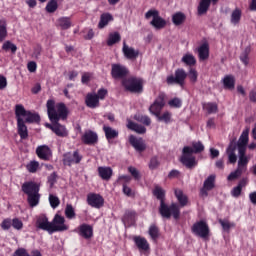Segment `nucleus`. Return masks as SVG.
Wrapping results in <instances>:
<instances>
[{
    "instance_id": "f257e3e1",
    "label": "nucleus",
    "mask_w": 256,
    "mask_h": 256,
    "mask_svg": "<svg viewBox=\"0 0 256 256\" xmlns=\"http://www.w3.org/2000/svg\"><path fill=\"white\" fill-rule=\"evenodd\" d=\"M47 113L49 120L52 124L48 127L55 133L57 137H69V131L65 125L59 123V121L67 120L69 116V110L65 103L60 102L55 105V100L49 99L46 103Z\"/></svg>"
},
{
    "instance_id": "f03ea898",
    "label": "nucleus",
    "mask_w": 256,
    "mask_h": 256,
    "mask_svg": "<svg viewBox=\"0 0 256 256\" xmlns=\"http://www.w3.org/2000/svg\"><path fill=\"white\" fill-rule=\"evenodd\" d=\"M153 194L158 200H160L159 213L162 218H173L179 220L181 216V208L177 202H171L167 204L166 202V191L162 186H155L153 189Z\"/></svg>"
},
{
    "instance_id": "7ed1b4c3",
    "label": "nucleus",
    "mask_w": 256,
    "mask_h": 256,
    "mask_svg": "<svg viewBox=\"0 0 256 256\" xmlns=\"http://www.w3.org/2000/svg\"><path fill=\"white\" fill-rule=\"evenodd\" d=\"M111 77L115 81H121V87L125 91H129V78H127V75H129V69L120 63H114L111 64Z\"/></svg>"
},
{
    "instance_id": "20e7f679",
    "label": "nucleus",
    "mask_w": 256,
    "mask_h": 256,
    "mask_svg": "<svg viewBox=\"0 0 256 256\" xmlns=\"http://www.w3.org/2000/svg\"><path fill=\"white\" fill-rule=\"evenodd\" d=\"M191 232L196 237H201V239H209L210 237V226L206 220H197L191 226Z\"/></svg>"
},
{
    "instance_id": "39448f33",
    "label": "nucleus",
    "mask_w": 256,
    "mask_h": 256,
    "mask_svg": "<svg viewBox=\"0 0 256 256\" xmlns=\"http://www.w3.org/2000/svg\"><path fill=\"white\" fill-rule=\"evenodd\" d=\"M180 162L186 166V168H194V166L197 165L196 156H193V146L183 147Z\"/></svg>"
},
{
    "instance_id": "423d86ee",
    "label": "nucleus",
    "mask_w": 256,
    "mask_h": 256,
    "mask_svg": "<svg viewBox=\"0 0 256 256\" xmlns=\"http://www.w3.org/2000/svg\"><path fill=\"white\" fill-rule=\"evenodd\" d=\"M145 18L149 20L152 18L150 24L154 26L156 30H162L167 26V22L162 16H160L159 10H148L145 14Z\"/></svg>"
},
{
    "instance_id": "0eeeda50",
    "label": "nucleus",
    "mask_w": 256,
    "mask_h": 256,
    "mask_svg": "<svg viewBox=\"0 0 256 256\" xmlns=\"http://www.w3.org/2000/svg\"><path fill=\"white\" fill-rule=\"evenodd\" d=\"M165 98L166 94L164 92H160L149 108L151 114H154L159 121H161V112L166 104Z\"/></svg>"
},
{
    "instance_id": "6e6552de",
    "label": "nucleus",
    "mask_w": 256,
    "mask_h": 256,
    "mask_svg": "<svg viewBox=\"0 0 256 256\" xmlns=\"http://www.w3.org/2000/svg\"><path fill=\"white\" fill-rule=\"evenodd\" d=\"M187 76L188 74L184 68H177L174 74L167 76L166 83L168 85L179 84V86H184Z\"/></svg>"
},
{
    "instance_id": "1a4fd4ad",
    "label": "nucleus",
    "mask_w": 256,
    "mask_h": 256,
    "mask_svg": "<svg viewBox=\"0 0 256 256\" xmlns=\"http://www.w3.org/2000/svg\"><path fill=\"white\" fill-rule=\"evenodd\" d=\"M145 80L138 76H130V93L140 95L144 92Z\"/></svg>"
},
{
    "instance_id": "9d476101",
    "label": "nucleus",
    "mask_w": 256,
    "mask_h": 256,
    "mask_svg": "<svg viewBox=\"0 0 256 256\" xmlns=\"http://www.w3.org/2000/svg\"><path fill=\"white\" fill-rule=\"evenodd\" d=\"M81 161H83V155L79 150L67 152L63 155V163L64 165H67V167H71V165H79Z\"/></svg>"
},
{
    "instance_id": "9b49d317",
    "label": "nucleus",
    "mask_w": 256,
    "mask_h": 256,
    "mask_svg": "<svg viewBox=\"0 0 256 256\" xmlns=\"http://www.w3.org/2000/svg\"><path fill=\"white\" fill-rule=\"evenodd\" d=\"M74 231L79 235V237L86 239V241L93 239V227L90 224H80Z\"/></svg>"
},
{
    "instance_id": "f8f14e48",
    "label": "nucleus",
    "mask_w": 256,
    "mask_h": 256,
    "mask_svg": "<svg viewBox=\"0 0 256 256\" xmlns=\"http://www.w3.org/2000/svg\"><path fill=\"white\" fill-rule=\"evenodd\" d=\"M87 204L94 209H101L105 205V199L101 194L89 193L87 195Z\"/></svg>"
},
{
    "instance_id": "ddd939ff",
    "label": "nucleus",
    "mask_w": 256,
    "mask_h": 256,
    "mask_svg": "<svg viewBox=\"0 0 256 256\" xmlns=\"http://www.w3.org/2000/svg\"><path fill=\"white\" fill-rule=\"evenodd\" d=\"M52 231L53 233L61 232V231H68L69 226L65 224V217L56 214L52 220Z\"/></svg>"
},
{
    "instance_id": "4468645a",
    "label": "nucleus",
    "mask_w": 256,
    "mask_h": 256,
    "mask_svg": "<svg viewBox=\"0 0 256 256\" xmlns=\"http://www.w3.org/2000/svg\"><path fill=\"white\" fill-rule=\"evenodd\" d=\"M133 241L140 253H150L151 246L145 236H134Z\"/></svg>"
},
{
    "instance_id": "2eb2a0df",
    "label": "nucleus",
    "mask_w": 256,
    "mask_h": 256,
    "mask_svg": "<svg viewBox=\"0 0 256 256\" xmlns=\"http://www.w3.org/2000/svg\"><path fill=\"white\" fill-rule=\"evenodd\" d=\"M37 229L42 231H48V233H53V223L49 222V218L45 214H41L36 220Z\"/></svg>"
},
{
    "instance_id": "dca6fc26",
    "label": "nucleus",
    "mask_w": 256,
    "mask_h": 256,
    "mask_svg": "<svg viewBox=\"0 0 256 256\" xmlns=\"http://www.w3.org/2000/svg\"><path fill=\"white\" fill-rule=\"evenodd\" d=\"M36 155L42 161H51L53 157V151L47 145H41L36 148Z\"/></svg>"
},
{
    "instance_id": "f3484780",
    "label": "nucleus",
    "mask_w": 256,
    "mask_h": 256,
    "mask_svg": "<svg viewBox=\"0 0 256 256\" xmlns=\"http://www.w3.org/2000/svg\"><path fill=\"white\" fill-rule=\"evenodd\" d=\"M130 144L134 147L136 152H144L147 148V144L141 136H134V134H130Z\"/></svg>"
},
{
    "instance_id": "a211bd4d",
    "label": "nucleus",
    "mask_w": 256,
    "mask_h": 256,
    "mask_svg": "<svg viewBox=\"0 0 256 256\" xmlns=\"http://www.w3.org/2000/svg\"><path fill=\"white\" fill-rule=\"evenodd\" d=\"M41 186L33 181H28L22 184V191L25 195H33L35 193H39Z\"/></svg>"
},
{
    "instance_id": "6ab92c4d",
    "label": "nucleus",
    "mask_w": 256,
    "mask_h": 256,
    "mask_svg": "<svg viewBox=\"0 0 256 256\" xmlns=\"http://www.w3.org/2000/svg\"><path fill=\"white\" fill-rule=\"evenodd\" d=\"M81 141L84 145H95L99 141V136L92 130H88L82 135Z\"/></svg>"
},
{
    "instance_id": "aec40b11",
    "label": "nucleus",
    "mask_w": 256,
    "mask_h": 256,
    "mask_svg": "<svg viewBox=\"0 0 256 256\" xmlns=\"http://www.w3.org/2000/svg\"><path fill=\"white\" fill-rule=\"evenodd\" d=\"M218 2L219 0H200L197 7L198 16H203L204 14H207L211 4L215 5L218 4Z\"/></svg>"
},
{
    "instance_id": "412c9836",
    "label": "nucleus",
    "mask_w": 256,
    "mask_h": 256,
    "mask_svg": "<svg viewBox=\"0 0 256 256\" xmlns=\"http://www.w3.org/2000/svg\"><path fill=\"white\" fill-rule=\"evenodd\" d=\"M85 105L89 109H97V107H100L101 104L97 93H88L85 97Z\"/></svg>"
},
{
    "instance_id": "4be33fe9",
    "label": "nucleus",
    "mask_w": 256,
    "mask_h": 256,
    "mask_svg": "<svg viewBox=\"0 0 256 256\" xmlns=\"http://www.w3.org/2000/svg\"><path fill=\"white\" fill-rule=\"evenodd\" d=\"M249 182L248 178H241L237 184V186H234L231 190V195L234 196V198H239L241 196L242 189L247 186Z\"/></svg>"
},
{
    "instance_id": "5701e85b",
    "label": "nucleus",
    "mask_w": 256,
    "mask_h": 256,
    "mask_svg": "<svg viewBox=\"0 0 256 256\" xmlns=\"http://www.w3.org/2000/svg\"><path fill=\"white\" fill-rule=\"evenodd\" d=\"M198 56L200 60H208L210 56V46L208 42H203V44L198 47Z\"/></svg>"
},
{
    "instance_id": "b1692460",
    "label": "nucleus",
    "mask_w": 256,
    "mask_h": 256,
    "mask_svg": "<svg viewBox=\"0 0 256 256\" xmlns=\"http://www.w3.org/2000/svg\"><path fill=\"white\" fill-rule=\"evenodd\" d=\"M236 150H237V144L235 142H230L226 152L228 154V160L231 164H235V162H237Z\"/></svg>"
},
{
    "instance_id": "393cba45",
    "label": "nucleus",
    "mask_w": 256,
    "mask_h": 256,
    "mask_svg": "<svg viewBox=\"0 0 256 256\" xmlns=\"http://www.w3.org/2000/svg\"><path fill=\"white\" fill-rule=\"evenodd\" d=\"M103 131L108 143H111L113 139H117V137H119V131L111 128V126L104 125Z\"/></svg>"
},
{
    "instance_id": "a878e982",
    "label": "nucleus",
    "mask_w": 256,
    "mask_h": 256,
    "mask_svg": "<svg viewBox=\"0 0 256 256\" xmlns=\"http://www.w3.org/2000/svg\"><path fill=\"white\" fill-rule=\"evenodd\" d=\"M98 175L103 181H109L113 177V169L111 167H98Z\"/></svg>"
},
{
    "instance_id": "bb28decb",
    "label": "nucleus",
    "mask_w": 256,
    "mask_h": 256,
    "mask_svg": "<svg viewBox=\"0 0 256 256\" xmlns=\"http://www.w3.org/2000/svg\"><path fill=\"white\" fill-rule=\"evenodd\" d=\"M117 185H120V187H122L124 195H127V197H129V177L127 175L119 176L117 179Z\"/></svg>"
},
{
    "instance_id": "cd10ccee",
    "label": "nucleus",
    "mask_w": 256,
    "mask_h": 256,
    "mask_svg": "<svg viewBox=\"0 0 256 256\" xmlns=\"http://www.w3.org/2000/svg\"><path fill=\"white\" fill-rule=\"evenodd\" d=\"M174 194L179 202V206H187V204L189 203V198L181 188H176L174 190Z\"/></svg>"
},
{
    "instance_id": "c85d7f7f",
    "label": "nucleus",
    "mask_w": 256,
    "mask_h": 256,
    "mask_svg": "<svg viewBox=\"0 0 256 256\" xmlns=\"http://www.w3.org/2000/svg\"><path fill=\"white\" fill-rule=\"evenodd\" d=\"M187 20V16L184 12H175L172 14V22L175 26H182Z\"/></svg>"
},
{
    "instance_id": "c756f323",
    "label": "nucleus",
    "mask_w": 256,
    "mask_h": 256,
    "mask_svg": "<svg viewBox=\"0 0 256 256\" xmlns=\"http://www.w3.org/2000/svg\"><path fill=\"white\" fill-rule=\"evenodd\" d=\"M25 120L17 121L18 135L21 139H27L29 137V131L27 130V125H25Z\"/></svg>"
},
{
    "instance_id": "7c9ffc66",
    "label": "nucleus",
    "mask_w": 256,
    "mask_h": 256,
    "mask_svg": "<svg viewBox=\"0 0 256 256\" xmlns=\"http://www.w3.org/2000/svg\"><path fill=\"white\" fill-rule=\"evenodd\" d=\"M29 110L25 109V106L22 104H17L15 106V115H16V121H25L23 117H26Z\"/></svg>"
},
{
    "instance_id": "2f4dec72",
    "label": "nucleus",
    "mask_w": 256,
    "mask_h": 256,
    "mask_svg": "<svg viewBox=\"0 0 256 256\" xmlns=\"http://www.w3.org/2000/svg\"><path fill=\"white\" fill-rule=\"evenodd\" d=\"M119 41H121V34H119V32H112L108 35L106 44L108 47H113V45L119 43Z\"/></svg>"
},
{
    "instance_id": "473e14b6",
    "label": "nucleus",
    "mask_w": 256,
    "mask_h": 256,
    "mask_svg": "<svg viewBox=\"0 0 256 256\" xmlns=\"http://www.w3.org/2000/svg\"><path fill=\"white\" fill-rule=\"evenodd\" d=\"M109 21H113V16L108 13L102 14L98 23V29H105L109 25Z\"/></svg>"
},
{
    "instance_id": "72a5a7b5",
    "label": "nucleus",
    "mask_w": 256,
    "mask_h": 256,
    "mask_svg": "<svg viewBox=\"0 0 256 256\" xmlns=\"http://www.w3.org/2000/svg\"><path fill=\"white\" fill-rule=\"evenodd\" d=\"M224 88L227 90H233L235 88V78L231 74L224 76L223 78Z\"/></svg>"
},
{
    "instance_id": "f704fd0d",
    "label": "nucleus",
    "mask_w": 256,
    "mask_h": 256,
    "mask_svg": "<svg viewBox=\"0 0 256 256\" xmlns=\"http://www.w3.org/2000/svg\"><path fill=\"white\" fill-rule=\"evenodd\" d=\"M57 25L63 31H67L71 27V18L69 17H61L57 20Z\"/></svg>"
},
{
    "instance_id": "c9c22d12",
    "label": "nucleus",
    "mask_w": 256,
    "mask_h": 256,
    "mask_svg": "<svg viewBox=\"0 0 256 256\" xmlns=\"http://www.w3.org/2000/svg\"><path fill=\"white\" fill-rule=\"evenodd\" d=\"M25 117L24 123H39L41 121V116L31 111H28Z\"/></svg>"
},
{
    "instance_id": "e433bc0d",
    "label": "nucleus",
    "mask_w": 256,
    "mask_h": 256,
    "mask_svg": "<svg viewBox=\"0 0 256 256\" xmlns=\"http://www.w3.org/2000/svg\"><path fill=\"white\" fill-rule=\"evenodd\" d=\"M130 130H134V132H137L138 134H145L147 132L146 126L133 122L132 120H130Z\"/></svg>"
},
{
    "instance_id": "4c0bfd02",
    "label": "nucleus",
    "mask_w": 256,
    "mask_h": 256,
    "mask_svg": "<svg viewBox=\"0 0 256 256\" xmlns=\"http://www.w3.org/2000/svg\"><path fill=\"white\" fill-rule=\"evenodd\" d=\"M27 197V201L30 207H37V205H39V200L41 199V194H39V192L35 194H29Z\"/></svg>"
},
{
    "instance_id": "58836bf2",
    "label": "nucleus",
    "mask_w": 256,
    "mask_h": 256,
    "mask_svg": "<svg viewBox=\"0 0 256 256\" xmlns=\"http://www.w3.org/2000/svg\"><path fill=\"white\" fill-rule=\"evenodd\" d=\"M148 234L150 235L152 241H158L160 236V230L156 224H151L148 230Z\"/></svg>"
},
{
    "instance_id": "ea45409f",
    "label": "nucleus",
    "mask_w": 256,
    "mask_h": 256,
    "mask_svg": "<svg viewBox=\"0 0 256 256\" xmlns=\"http://www.w3.org/2000/svg\"><path fill=\"white\" fill-rule=\"evenodd\" d=\"M247 164H249V158L247 157L246 153L242 156V158H239L238 165H239V171L240 176L247 170Z\"/></svg>"
},
{
    "instance_id": "a19ab883",
    "label": "nucleus",
    "mask_w": 256,
    "mask_h": 256,
    "mask_svg": "<svg viewBox=\"0 0 256 256\" xmlns=\"http://www.w3.org/2000/svg\"><path fill=\"white\" fill-rule=\"evenodd\" d=\"M242 10L241 8H235L231 14V23L239 24L241 22Z\"/></svg>"
},
{
    "instance_id": "79ce46f5",
    "label": "nucleus",
    "mask_w": 256,
    "mask_h": 256,
    "mask_svg": "<svg viewBox=\"0 0 256 256\" xmlns=\"http://www.w3.org/2000/svg\"><path fill=\"white\" fill-rule=\"evenodd\" d=\"M134 118L135 120L141 122L142 125L144 124L145 126H150L152 123L150 116H147L146 114H135Z\"/></svg>"
},
{
    "instance_id": "37998d69",
    "label": "nucleus",
    "mask_w": 256,
    "mask_h": 256,
    "mask_svg": "<svg viewBox=\"0 0 256 256\" xmlns=\"http://www.w3.org/2000/svg\"><path fill=\"white\" fill-rule=\"evenodd\" d=\"M215 182H216L215 174H210L205 179V187L207 188V193L209 192V190H213V188H215Z\"/></svg>"
},
{
    "instance_id": "c03bdc74",
    "label": "nucleus",
    "mask_w": 256,
    "mask_h": 256,
    "mask_svg": "<svg viewBox=\"0 0 256 256\" xmlns=\"http://www.w3.org/2000/svg\"><path fill=\"white\" fill-rule=\"evenodd\" d=\"M205 146L203 142L198 140L197 142H192V154H200L201 152H204Z\"/></svg>"
},
{
    "instance_id": "a18cd8bd",
    "label": "nucleus",
    "mask_w": 256,
    "mask_h": 256,
    "mask_svg": "<svg viewBox=\"0 0 256 256\" xmlns=\"http://www.w3.org/2000/svg\"><path fill=\"white\" fill-rule=\"evenodd\" d=\"M203 107L207 110L208 114H215L219 110L216 102H207Z\"/></svg>"
},
{
    "instance_id": "49530a36",
    "label": "nucleus",
    "mask_w": 256,
    "mask_h": 256,
    "mask_svg": "<svg viewBox=\"0 0 256 256\" xmlns=\"http://www.w3.org/2000/svg\"><path fill=\"white\" fill-rule=\"evenodd\" d=\"M40 164L39 162L32 160L26 165L28 173H37L39 171Z\"/></svg>"
},
{
    "instance_id": "de8ad7c7",
    "label": "nucleus",
    "mask_w": 256,
    "mask_h": 256,
    "mask_svg": "<svg viewBox=\"0 0 256 256\" xmlns=\"http://www.w3.org/2000/svg\"><path fill=\"white\" fill-rule=\"evenodd\" d=\"M182 62L187 64V66H194L196 64L197 60L193 54H185L182 57Z\"/></svg>"
},
{
    "instance_id": "09e8293b",
    "label": "nucleus",
    "mask_w": 256,
    "mask_h": 256,
    "mask_svg": "<svg viewBox=\"0 0 256 256\" xmlns=\"http://www.w3.org/2000/svg\"><path fill=\"white\" fill-rule=\"evenodd\" d=\"M2 49H3V51H11V53H13V55H15V53H17V45L13 44L9 40L4 42V44L2 45Z\"/></svg>"
},
{
    "instance_id": "8fccbe9b",
    "label": "nucleus",
    "mask_w": 256,
    "mask_h": 256,
    "mask_svg": "<svg viewBox=\"0 0 256 256\" xmlns=\"http://www.w3.org/2000/svg\"><path fill=\"white\" fill-rule=\"evenodd\" d=\"M65 217L68 219H75L77 217V214L75 213V208H73V205L67 204L65 208Z\"/></svg>"
},
{
    "instance_id": "3c124183",
    "label": "nucleus",
    "mask_w": 256,
    "mask_h": 256,
    "mask_svg": "<svg viewBox=\"0 0 256 256\" xmlns=\"http://www.w3.org/2000/svg\"><path fill=\"white\" fill-rule=\"evenodd\" d=\"M46 11L47 13H55L57 9H59V4L57 3V0H50L46 5Z\"/></svg>"
},
{
    "instance_id": "603ef678",
    "label": "nucleus",
    "mask_w": 256,
    "mask_h": 256,
    "mask_svg": "<svg viewBox=\"0 0 256 256\" xmlns=\"http://www.w3.org/2000/svg\"><path fill=\"white\" fill-rule=\"evenodd\" d=\"M240 141L242 142V145L244 146L245 150H247V144L249 142V128L243 130L240 136Z\"/></svg>"
},
{
    "instance_id": "864d4df0",
    "label": "nucleus",
    "mask_w": 256,
    "mask_h": 256,
    "mask_svg": "<svg viewBox=\"0 0 256 256\" xmlns=\"http://www.w3.org/2000/svg\"><path fill=\"white\" fill-rule=\"evenodd\" d=\"M49 203H50V206L52 207V209H57V207L59 205H61V200H59V197H57L53 194H50L49 195Z\"/></svg>"
},
{
    "instance_id": "5fc2aeb1",
    "label": "nucleus",
    "mask_w": 256,
    "mask_h": 256,
    "mask_svg": "<svg viewBox=\"0 0 256 256\" xmlns=\"http://www.w3.org/2000/svg\"><path fill=\"white\" fill-rule=\"evenodd\" d=\"M130 175L134 180H141L142 174L138 168H135V166H130Z\"/></svg>"
},
{
    "instance_id": "6e6d98bb",
    "label": "nucleus",
    "mask_w": 256,
    "mask_h": 256,
    "mask_svg": "<svg viewBox=\"0 0 256 256\" xmlns=\"http://www.w3.org/2000/svg\"><path fill=\"white\" fill-rule=\"evenodd\" d=\"M7 39V23L0 24V43Z\"/></svg>"
},
{
    "instance_id": "4d7b16f0",
    "label": "nucleus",
    "mask_w": 256,
    "mask_h": 256,
    "mask_svg": "<svg viewBox=\"0 0 256 256\" xmlns=\"http://www.w3.org/2000/svg\"><path fill=\"white\" fill-rule=\"evenodd\" d=\"M249 54H250V49L246 48L242 54H240V60L247 66L249 64Z\"/></svg>"
},
{
    "instance_id": "13d9d810",
    "label": "nucleus",
    "mask_w": 256,
    "mask_h": 256,
    "mask_svg": "<svg viewBox=\"0 0 256 256\" xmlns=\"http://www.w3.org/2000/svg\"><path fill=\"white\" fill-rule=\"evenodd\" d=\"M171 118H172V112H169L168 110H166L161 114L160 121L165 122V124H169V122H171Z\"/></svg>"
},
{
    "instance_id": "bf43d9fd",
    "label": "nucleus",
    "mask_w": 256,
    "mask_h": 256,
    "mask_svg": "<svg viewBox=\"0 0 256 256\" xmlns=\"http://www.w3.org/2000/svg\"><path fill=\"white\" fill-rule=\"evenodd\" d=\"M169 106H172L173 108H181L183 102L181 98L175 97L168 101Z\"/></svg>"
},
{
    "instance_id": "052dcab7",
    "label": "nucleus",
    "mask_w": 256,
    "mask_h": 256,
    "mask_svg": "<svg viewBox=\"0 0 256 256\" xmlns=\"http://www.w3.org/2000/svg\"><path fill=\"white\" fill-rule=\"evenodd\" d=\"M219 222L223 230H230L232 226H235V222H230V220H223L220 218Z\"/></svg>"
},
{
    "instance_id": "680f3d73",
    "label": "nucleus",
    "mask_w": 256,
    "mask_h": 256,
    "mask_svg": "<svg viewBox=\"0 0 256 256\" xmlns=\"http://www.w3.org/2000/svg\"><path fill=\"white\" fill-rule=\"evenodd\" d=\"M240 176H241L240 175V167H239V162H238V167L233 172H230V174L227 176V180H236Z\"/></svg>"
},
{
    "instance_id": "e2e57ef3",
    "label": "nucleus",
    "mask_w": 256,
    "mask_h": 256,
    "mask_svg": "<svg viewBox=\"0 0 256 256\" xmlns=\"http://www.w3.org/2000/svg\"><path fill=\"white\" fill-rule=\"evenodd\" d=\"M12 227L17 229V231H21V229H23V221H21L19 218L12 219Z\"/></svg>"
},
{
    "instance_id": "0e129e2a",
    "label": "nucleus",
    "mask_w": 256,
    "mask_h": 256,
    "mask_svg": "<svg viewBox=\"0 0 256 256\" xmlns=\"http://www.w3.org/2000/svg\"><path fill=\"white\" fill-rule=\"evenodd\" d=\"M189 79L191 82L195 83L198 80V72L195 68H190L189 70Z\"/></svg>"
},
{
    "instance_id": "69168bd1",
    "label": "nucleus",
    "mask_w": 256,
    "mask_h": 256,
    "mask_svg": "<svg viewBox=\"0 0 256 256\" xmlns=\"http://www.w3.org/2000/svg\"><path fill=\"white\" fill-rule=\"evenodd\" d=\"M11 226H12V220L10 218L4 219L1 223V227L4 231H9V229H11Z\"/></svg>"
},
{
    "instance_id": "338daca9",
    "label": "nucleus",
    "mask_w": 256,
    "mask_h": 256,
    "mask_svg": "<svg viewBox=\"0 0 256 256\" xmlns=\"http://www.w3.org/2000/svg\"><path fill=\"white\" fill-rule=\"evenodd\" d=\"M150 169L154 170L155 168H158V166H160V162L158 160L157 156H152V158L150 159Z\"/></svg>"
},
{
    "instance_id": "774afa93",
    "label": "nucleus",
    "mask_w": 256,
    "mask_h": 256,
    "mask_svg": "<svg viewBox=\"0 0 256 256\" xmlns=\"http://www.w3.org/2000/svg\"><path fill=\"white\" fill-rule=\"evenodd\" d=\"M14 256H30L25 248H19L14 252Z\"/></svg>"
}]
</instances>
